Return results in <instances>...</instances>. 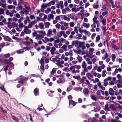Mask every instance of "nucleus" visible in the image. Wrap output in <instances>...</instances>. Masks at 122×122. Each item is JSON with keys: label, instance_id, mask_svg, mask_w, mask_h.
<instances>
[{"label": "nucleus", "instance_id": "37", "mask_svg": "<svg viewBox=\"0 0 122 122\" xmlns=\"http://www.w3.org/2000/svg\"><path fill=\"white\" fill-rule=\"evenodd\" d=\"M78 28V27L76 26L74 28V31L77 33H78V30L77 29Z\"/></svg>", "mask_w": 122, "mask_h": 122}, {"label": "nucleus", "instance_id": "40", "mask_svg": "<svg viewBox=\"0 0 122 122\" xmlns=\"http://www.w3.org/2000/svg\"><path fill=\"white\" fill-rule=\"evenodd\" d=\"M116 58V56L114 54H113L112 55V61L114 62L115 61V59Z\"/></svg>", "mask_w": 122, "mask_h": 122}, {"label": "nucleus", "instance_id": "24", "mask_svg": "<svg viewBox=\"0 0 122 122\" xmlns=\"http://www.w3.org/2000/svg\"><path fill=\"white\" fill-rule=\"evenodd\" d=\"M69 24L70 27L72 28L74 27L75 25V22L73 21L70 22Z\"/></svg>", "mask_w": 122, "mask_h": 122}, {"label": "nucleus", "instance_id": "13", "mask_svg": "<svg viewBox=\"0 0 122 122\" xmlns=\"http://www.w3.org/2000/svg\"><path fill=\"white\" fill-rule=\"evenodd\" d=\"M82 26L86 28H88L90 26V25L89 23H86L84 22L82 24Z\"/></svg>", "mask_w": 122, "mask_h": 122}, {"label": "nucleus", "instance_id": "55", "mask_svg": "<svg viewBox=\"0 0 122 122\" xmlns=\"http://www.w3.org/2000/svg\"><path fill=\"white\" fill-rule=\"evenodd\" d=\"M56 27V28H60L61 26V25L59 23L56 24L55 25Z\"/></svg>", "mask_w": 122, "mask_h": 122}, {"label": "nucleus", "instance_id": "29", "mask_svg": "<svg viewBox=\"0 0 122 122\" xmlns=\"http://www.w3.org/2000/svg\"><path fill=\"white\" fill-rule=\"evenodd\" d=\"M7 7L8 9H12L13 10H14L15 8V7L12 5H8V6Z\"/></svg>", "mask_w": 122, "mask_h": 122}, {"label": "nucleus", "instance_id": "47", "mask_svg": "<svg viewBox=\"0 0 122 122\" xmlns=\"http://www.w3.org/2000/svg\"><path fill=\"white\" fill-rule=\"evenodd\" d=\"M47 7V5L46 4H43L41 6V7L44 9H46Z\"/></svg>", "mask_w": 122, "mask_h": 122}, {"label": "nucleus", "instance_id": "62", "mask_svg": "<svg viewBox=\"0 0 122 122\" xmlns=\"http://www.w3.org/2000/svg\"><path fill=\"white\" fill-rule=\"evenodd\" d=\"M4 13V10L0 8V15L3 14Z\"/></svg>", "mask_w": 122, "mask_h": 122}, {"label": "nucleus", "instance_id": "16", "mask_svg": "<svg viewBox=\"0 0 122 122\" xmlns=\"http://www.w3.org/2000/svg\"><path fill=\"white\" fill-rule=\"evenodd\" d=\"M94 51V49L93 48H90L89 49L88 53L89 55H92L93 54V52Z\"/></svg>", "mask_w": 122, "mask_h": 122}, {"label": "nucleus", "instance_id": "58", "mask_svg": "<svg viewBox=\"0 0 122 122\" xmlns=\"http://www.w3.org/2000/svg\"><path fill=\"white\" fill-rule=\"evenodd\" d=\"M98 6V5L97 4L94 5L93 6V8L94 9H97Z\"/></svg>", "mask_w": 122, "mask_h": 122}, {"label": "nucleus", "instance_id": "18", "mask_svg": "<svg viewBox=\"0 0 122 122\" xmlns=\"http://www.w3.org/2000/svg\"><path fill=\"white\" fill-rule=\"evenodd\" d=\"M44 25L43 23H39L38 27L41 29H44Z\"/></svg>", "mask_w": 122, "mask_h": 122}, {"label": "nucleus", "instance_id": "6", "mask_svg": "<svg viewBox=\"0 0 122 122\" xmlns=\"http://www.w3.org/2000/svg\"><path fill=\"white\" fill-rule=\"evenodd\" d=\"M61 18L65 20H66L68 22L70 20L69 18L67 17L65 15H62L61 16Z\"/></svg>", "mask_w": 122, "mask_h": 122}, {"label": "nucleus", "instance_id": "31", "mask_svg": "<svg viewBox=\"0 0 122 122\" xmlns=\"http://www.w3.org/2000/svg\"><path fill=\"white\" fill-rule=\"evenodd\" d=\"M1 56L2 57L4 56L5 58H6L9 57L10 55L9 54H6L1 55Z\"/></svg>", "mask_w": 122, "mask_h": 122}, {"label": "nucleus", "instance_id": "45", "mask_svg": "<svg viewBox=\"0 0 122 122\" xmlns=\"http://www.w3.org/2000/svg\"><path fill=\"white\" fill-rule=\"evenodd\" d=\"M84 33H85V34L88 35V36L90 35L91 34L89 32L87 31L86 30H85L84 31Z\"/></svg>", "mask_w": 122, "mask_h": 122}, {"label": "nucleus", "instance_id": "15", "mask_svg": "<svg viewBox=\"0 0 122 122\" xmlns=\"http://www.w3.org/2000/svg\"><path fill=\"white\" fill-rule=\"evenodd\" d=\"M85 60L87 62V64H88L91 65L92 64V62L91 61L90 58H87L85 59Z\"/></svg>", "mask_w": 122, "mask_h": 122}, {"label": "nucleus", "instance_id": "12", "mask_svg": "<svg viewBox=\"0 0 122 122\" xmlns=\"http://www.w3.org/2000/svg\"><path fill=\"white\" fill-rule=\"evenodd\" d=\"M44 36L41 34L38 35L36 37L35 39L37 40H41L42 38H43Z\"/></svg>", "mask_w": 122, "mask_h": 122}, {"label": "nucleus", "instance_id": "32", "mask_svg": "<svg viewBox=\"0 0 122 122\" xmlns=\"http://www.w3.org/2000/svg\"><path fill=\"white\" fill-rule=\"evenodd\" d=\"M65 33L64 31H62L59 32L57 34V36L60 37H61L63 34Z\"/></svg>", "mask_w": 122, "mask_h": 122}, {"label": "nucleus", "instance_id": "19", "mask_svg": "<svg viewBox=\"0 0 122 122\" xmlns=\"http://www.w3.org/2000/svg\"><path fill=\"white\" fill-rule=\"evenodd\" d=\"M100 21L104 25H106L107 23L106 20V19L104 18L100 20Z\"/></svg>", "mask_w": 122, "mask_h": 122}, {"label": "nucleus", "instance_id": "5", "mask_svg": "<svg viewBox=\"0 0 122 122\" xmlns=\"http://www.w3.org/2000/svg\"><path fill=\"white\" fill-rule=\"evenodd\" d=\"M65 82V80L63 78H59L57 81V83L58 84H63Z\"/></svg>", "mask_w": 122, "mask_h": 122}, {"label": "nucleus", "instance_id": "33", "mask_svg": "<svg viewBox=\"0 0 122 122\" xmlns=\"http://www.w3.org/2000/svg\"><path fill=\"white\" fill-rule=\"evenodd\" d=\"M107 9L106 8L105 6H103L102 9L101 10H100V12L101 13V11H107Z\"/></svg>", "mask_w": 122, "mask_h": 122}, {"label": "nucleus", "instance_id": "10", "mask_svg": "<svg viewBox=\"0 0 122 122\" xmlns=\"http://www.w3.org/2000/svg\"><path fill=\"white\" fill-rule=\"evenodd\" d=\"M37 32L43 36L46 35V32L44 30L37 31Z\"/></svg>", "mask_w": 122, "mask_h": 122}, {"label": "nucleus", "instance_id": "43", "mask_svg": "<svg viewBox=\"0 0 122 122\" xmlns=\"http://www.w3.org/2000/svg\"><path fill=\"white\" fill-rule=\"evenodd\" d=\"M56 68H53L52 69V71H51V74H53L55 73L56 72Z\"/></svg>", "mask_w": 122, "mask_h": 122}, {"label": "nucleus", "instance_id": "25", "mask_svg": "<svg viewBox=\"0 0 122 122\" xmlns=\"http://www.w3.org/2000/svg\"><path fill=\"white\" fill-rule=\"evenodd\" d=\"M5 61V62L7 64H9L10 62V61L8 60H4L3 61L1 59L0 60V62L2 63V61Z\"/></svg>", "mask_w": 122, "mask_h": 122}, {"label": "nucleus", "instance_id": "11", "mask_svg": "<svg viewBox=\"0 0 122 122\" xmlns=\"http://www.w3.org/2000/svg\"><path fill=\"white\" fill-rule=\"evenodd\" d=\"M114 91L112 88H109V93L111 95H113L114 94Z\"/></svg>", "mask_w": 122, "mask_h": 122}, {"label": "nucleus", "instance_id": "1", "mask_svg": "<svg viewBox=\"0 0 122 122\" xmlns=\"http://www.w3.org/2000/svg\"><path fill=\"white\" fill-rule=\"evenodd\" d=\"M56 30L55 29H54L52 30L51 29H50L47 31L46 36L47 37H50L52 35V32L55 34L56 33Z\"/></svg>", "mask_w": 122, "mask_h": 122}, {"label": "nucleus", "instance_id": "7", "mask_svg": "<svg viewBox=\"0 0 122 122\" xmlns=\"http://www.w3.org/2000/svg\"><path fill=\"white\" fill-rule=\"evenodd\" d=\"M24 31L25 33L27 34H30L31 32L30 30L26 26H25Z\"/></svg>", "mask_w": 122, "mask_h": 122}, {"label": "nucleus", "instance_id": "38", "mask_svg": "<svg viewBox=\"0 0 122 122\" xmlns=\"http://www.w3.org/2000/svg\"><path fill=\"white\" fill-rule=\"evenodd\" d=\"M100 37L99 35H98L96 38V41L97 42L100 40Z\"/></svg>", "mask_w": 122, "mask_h": 122}, {"label": "nucleus", "instance_id": "30", "mask_svg": "<svg viewBox=\"0 0 122 122\" xmlns=\"http://www.w3.org/2000/svg\"><path fill=\"white\" fill-rule=\"evenodd\" d=\"M64 25H62L61 26V29L62 30H66L68 29V27H65Z\"/></svg>", "mask_w": 122, "mask_h": 122}, {"label": "nucleus", "instance_id": "21", "mask_svg": "<svg viewBox=\"0 0 122 122\" xmlns=\"http://www.w3.org/2000/svg\"><path fill=\"white\" fill-rule=\"evenodd\" d=\"M48 20L50 21L51 19H52L54 17V15L52 14H49L48 15Z\"/></svg>", "mask_w": 122, "mask_h": 122}, {"label": "nucleus", "instance_id": "50", "mask_svg": "<svg viewBox=\"0 0 122 122\" xmlns=\"http://www.w3.org/2000/svg\"><path fill=\"white\" fill-rule=\"evenodd\" d=\"M7 15H9L10 16L12 17L13 16V14L11 13H10L9 11H7L6 12Z\"/></svg>", "mask_w": 122, "mask_h": 122}, {"label": "nucleus", "instance_id": "49", "mask_svg": "<svg viewBox=\"0 0 122 122\" xmlns=\"http://www.w3.org/2000/svg\"><path fill=\"white\" fill-rule=\"evenodd\" d=\"M108 14V12L107 11H103L102 13V15L103 16L107 15Z\"/></svg>", "mask_w": 122, "mask_h": 122}, {"label": "nucleus", "instance_id": "48", "mask_svg": "<svg viewBox=\"0 0 122 122\" xmlns=\"http://www.w3.org/2000/svg\"><path fill=\"white\" fill-rule=\"evenodd\" d=\"M5 39L7 41H9L10 40V38L8 36H6L5 38Z\"/></svg>", "mask_w": 122, "mask_h": 122}, {"label": "nucleus", "instance_id": "57", "mask_svg": "<svg viewBox=\"0 0 122 122\" xmlns=\"http://www.w3.org/2000/svg\"><path fill=\"white\" fill-rule=\"evenodd\" d=\"M24 51L21 50H18L17 51V52L18 54H21Z\"/></svg>", "mask_w": 122, "mask_h": 122}, {"label": "nucleus", "instance_id": "63", "mask_svg": "<svg viewBox=\"0 0 122 122\" xmlns=\"http://www.w3.org/2000/svg\"><path fill=\"white\" fill-rule=\"evenodd\" d=\"M37 20L41 21H43V19L42 18L40 17H37Z\"/></svg>", "mask_w": 122, "mask_h": 122}, {"label": "nucleus", "instance_id": "23", "mask_svg": "<svg viewBox=\"0 0 122 122\" xmlns=\"http://www.w3.org/2000/svg\"><path fill=\"white\" fill-rule=\"evenodd\" d=\"M56 49L54 47H52L50 50L51 53L52 54H54L55 53V51L56 50Z\"/></svg>", "mask_w": 122, "mask_h": 122}, {"label": "nucleus", "instance_id": "4", "mask_svg": "<svg viewBox=\"0 0 122 122\" xmlns=\"http://www.w3.org/2000/svg\"><path fill=\"white\" fill-rule=\"evenodd\" d=\"M62 9V12L63 14H66L67 12H70L71 11V10L68 7H67L64 9L63 8Z\"/></svg>", "mask_w": 122, "mask_h": 122}, {"label": "nucleus", "instance_id": "8", "mask_svg": "<svg viewBox=\"0 0 122 122\" xmlns=\"http://www.w3.org/2000/svg\"><path fill=\"white\" fill-rule=\"evenodd\" d=\"M83 92L84 94L86 96L89 94L88 89L86 88H85L83 90Z\"/></svg>", "mask_w": 122, "mask_h": 122}, {"label": "nucleus", "instance_id": "41", "mask_svg": "<svg viewBox=\"0 0 122 122\" xmlns=\"http://www.w3.org/2000/svg\"><path fill=\"white\" fill-rule=\"evenodd\" d=\"M24 24L22 23H20L19 25V27L20 28H22Z\"/></svg>", "mask_w": 122, "mask_h": 122}, {"label": "nucleus", "instance_id": "14", "mask_svg": "<svg viewBox=\"0 0 122 122\" xmlns=\"http://www.w3.org/2000/svg\"><path fill=\"white\" fill-rule=\"evenodd\" d=\"M39 89L37 88H36L34 90V93L35 96L38 95L39 93Z\"/></svg>", "mask_w": 122, "mask_h": 122}, {"label": "nucleus", "instance_id": "34", "mask_svg": "<svg viewBox=\"0 0 122 122\" xmlns=\"http://www.w3.org/2000/svg\"><path fill=\"white\" fill-rule=\"evenodd\" d=\"M82 68L86 67L87 66V64L85 61H84L82 63Z\"/></svg>", "mask_w": 122, "mask_h": 122}, {"label": "nucleus", "instance_id": "17", "mask_svg": "<svg viewBox=\"0 0 122 122\" xmlns=\"http://www.w3.org/2000/svg\"><path fill=\"white\" fill-rule=\"evenodd\" d=\"M76 103L75 102L73 101L72 100H69V105L71 104L73 106H74L76 105Z\"/></svg>", "mask_w": 122, "mask_h": 122}, {"label": "nucleus", "instance_id": "27", "mask_svg": "<svg viewBox=\"0 0 122 122\" xmlns=\"http://www.w3.org/2000/svg\"><path fill=\"white\" fill-rule=\"evenodd\" d=\"M11 24L12 25V26H13V28L17 27L18 26V24H16L13 22H12L11 23Z\"/></svg>", "mask_w": 122, "mask_h": 122}, {"label": "nucleus", "instance_id": "42", "mask_svg": "<svg viewBox=\"0 0 122 122\" xmlns=\"http://www.w3.org/2000/svg\"><path fill=\"white\" fill-rule=\"evenodd\" d=\"M117 78L119 80H121L122 79V77L121 75L120 74H118L117 76Z\"/></svg>", "mask_w": 122, "mask_h": 122}, {"label": "nucleus", "instance_id": "28", "mask_svg": "<svg viewBox=\"0 0 122 122\" xmlns=\"http://www.w3.org/2000/svg\"><path fill=\"white\" fill-rule=\"evenodd\" d=\"M108 106L109 105L108 104H106L105 106L104 110L107 111H109V110Z\"/></svg>", "mask_w": 122, "mask_h": 122}, {"label": "nucleus", "instance_id": "61", "mask_svg": "<svg viewBox=\"0 0 122 122\" xmlns=\"http://www.w3.org/2000/svg\"><path fill=\"white\" fill-rule=\"evenodd\" d=\"M75 69V67L74 66H71L69 68V69H70V70L71 71H72L74 69Z\"/></svg>", "mask_w": 122, "mask_h": 122}, {"label": "nucleus", "instance_id": "26", "mask_svg": "<svg viewBox=\"0 0 122 122\" xmlns=\"http://www.w3.org/2000/svg\"><path fill=\"white\" fill-rule=\"evenodd\" d=\"M45 26L46 28H48L49 26L50 25V24L48 22H46L45 23Z\"/></svg>", "mask_w": 122, "mask_h": 122}, {"label": "nucleus", "instance_id": "56", "mask_svg": "<svg viewBox=\"0 0 122 122\" xmlns=\"http://www.w3.org/2000/svg\"><path fill=\"white\" fill-rule=\"evenodd\" d=\"M117 86L118 88H122V85L120 84L117 83Z\"/></svg>", "mask_w": 122, "mask_h": 122}, {"label": "nucleus", "instance_id": "59", "mask_svg": "<svg viewBox=\"0 0 122 122\" xmlns=\"http://www.w3.org/2000/svg\"><path fill=\"white\" fill-rule=\"evenodd\" d=\"M9 67V66L8 65H7L4 68V70L5 72H6V71L7 70Z\"/></svg>", "mask_w": 122, "mask_h": 122}, {"label": "nucleus", "instance_id": "44", "mask_svg": "<svg viewBox=\"0 0 122 122\" xmlns=\"http://www.w3.org/2000/svg\"><path fill=\"white\" fill-rule=\"evenodd\" d=\"M67 46L65 45H64L62 47V48L65 51H66V48Z\"/></svg>", "mask_w": 122, "mask_h": 122}, {"label": "nucleus", "instance_id": "52", "mask_svg": "<svg viewBox=\"0 0 122 122\" xmlns=\"http://www.w3.org/2000/svg\"><path fill=\"white\" fill-rule=\"evenodd\" d=\"M56 65L58 66L60 68H61L63 67V66L61 65L59 63H56Z\"/></svg>", "mask_w": 122, "mask_h": 122}, {"label": "nucleus", "instance_id": "60", "mask_svg": "<svg viewBox=\"0 0 122 122\" xmlns=\"http://www.w3.org/2000/svg\"><path fill=\"white\" fill-rule=\"evenodd\" d=\"M104 58L105 59L109 57V56L107 53L105 54L104 55Z\"/></svg>", "mask_w": 122, "mask_h": 122}, {"label": "nucleus", "instance_id": "39", "mask_svg": "<svg viewBox=\"0 0 122 122\" xmlns=\"http://www.w3.org/2000/svg\"><path fill=\"white\" fill-rule=\"evenodd\" d=\"M0 88L3 91L6 92L4 88V85H2V86H0Z\"/></svg>", "mask_w": 122, "mask_h": 122}, {"label": "nucleus", "instance_id": "36", "mask_svg": "<svg viewBox=\"0 0 122 122\" xmlns=\"http://www.w3.org/2000/svg\"><path fill=\"white\" fill-rule=\"evenodd\" d=\"M107 73V72L105 70H103L102 71V76L103 77H104L106 76V74Z\"/></svg>", "mask_w": 122, "mask_h": 122}, {"label": "nucleus", "instance_id": "54", "mask_svg": "<svg viewBox=\"0 0 122 122\" xmlns=\"http://www.w3.org/2000/svg\"><path fill=\"white\" fill-rule=\"evenodd\" d=\"M96 23H94L91 25V27L92 28H95L96 27Z\"/></svg>", "mask_w": 122, "mask_h": 122}, {"label": "nucleus", "instance_id": "3", "mask_svg": "<svg viewBox=\"0 0 122 122\" xmlns=\"http://www.w3.org/2000/svg\"><path fill=\"white\" fill-rule=\"evenodd\" d=\"M63 2L62 1H60L59 4H57L56 5V7L57 8H59L60 7L61 9H62L63 7Z\"/></svg>", "mask_w": 122, "mask_h": 122}, {"label": "nucleus", "instance_id": "20", "mask_svg": "<svg viewBox=\"0 0 122 122\" xmlns=\"http://www.w3.org/2000/svg\"><path fill=\"white\" fill-rule=\"evenodd\" d=\"M77 60H78L79 62L80 63L82 60V59L81 57L77 55Z\"/></svg>", "mask_w": 122, "mask_h": 122}, {"label": "nucleus", "instance_id": "51", "mask_svg": "<svg viewBox=\"0 0 122 122\" xmlns=\"http://www.w3.org/2000/svg\"><path fill=\"white\" fill-rule=\"evenodd\" d=\"M79 30L80 33L81 34H82L83 32L84 33V31L85 30H83L81 28H79Z\"/></svg>", "mask_w": 122, "mask_h": 122}, {"label": "nucleus", "instance_id": "35", "mask_svg": "<svg viewBox=\"0 0 122 122\" xmlns=\"http://www.w3.org/2000/svg\"><path fill=\"white\" fill-rule=\"evenodd\" d=\"M51 10L50 8H48L45 10V13L46 14H48L51 11Z\"/></svg>", "mask_w": 122, "mask_h": 122}, {"label": "nucleus", "instance_id": "53", "mask_svg": "<svg viewBox=\"0 0 122 122\" xmlns=\"http://www.w3.org/2000/svg\"><path fill=\"white\" fill-rule=\"evenodd\" d=\"M40 68L42 71L43 72L44 70V66L43 65H41L40 66Z\"/></svg>", "mask_w": 122, "mask_h": 122}, {"label": "nucleus", "instance_id": "22", "mask_svg": "<svg viewBox=\"0 0 122 122\" xmlns=\"http://www.w3.org/2000/svg\"><path fill=\"white\" fill-rule=\"evenodd\" d=\"M67 16L71 19H74V15L73 13L69 14L67 15Z\"/></svg>", "mask_w": 122, "mask_h": 122}, {"label": "nucleus", "instance_id": "46", "mask_svg": "<svg viewBox=\"0 0 122 122\" xmlns=\"http://www.w3.org/2000/svg\"><path fill=\"white\" fill-rule=\"evenodd\" d=\"M91 98L92 99L94 100L95 101L97 100V98L96 97L93 95H92L91 96Z\"/></svg>", "mask_w": 122, "mask_h": 122}, {"label": "nucleus", "instance_id": "2", "mask_svg": "<svg viewBox=\"0 0 122 122\" xmlns=\"http://www.w3.org/2000/svg\"><path fill=\"white\" fill-rule=\"evenodd\" d=\"M97 15H95L93 19V20L94 23H96L97 26L99 27L100 26V24L99 21L97 20Z\"/></svg>", "mask_w": 122, "mask_h": 122}, {"label": "nucleus", "instance_id": "64", "mask_svg": "<svg viewBox=\"0 0 122 122\" xmlns=\"http://www.w3.org/2000/svg\"><path fill=\"white\" fill-rule=\"evenodd\" d=\"M64 25L66 27H67L68 26V23L66 22H64L63 23Z\"/></svg>", "mask_w": 122, "mask_h": 122}, {"label": "nucleus", "instance_id": "9", "mask_svg": "<svg viewBox=\"0 0 122 122\" xmlns=\"http://www.w3.org/2000/svg\"><path fill=\"white\" fill-rule=\"evenodd\" d=\"M97 85L103 91L105 90V87L102 85V84L100 82H98L97 83Z\"/></svg>", "mask_w": 122, "mask_h": 122}]
</instances>
